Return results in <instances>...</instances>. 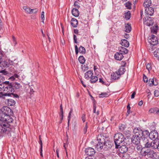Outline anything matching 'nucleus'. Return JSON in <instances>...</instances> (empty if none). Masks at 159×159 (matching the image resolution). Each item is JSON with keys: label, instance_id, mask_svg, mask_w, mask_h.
<instances>
[{"label": "nucleus", "instance_id": "obj_1", "mask_svg": "<svg viewBox=\"0 0 159 159\" xmlns=\"http://www.w3.org/2000/svg\"><path fill=\"white\" fill-rule=\"evenodd\" d=\"M145 135L143 134V138L142 139V143L144 146L143 149L150 148H152V149H156L159 151V141L155 140L152 141L149 140L148 138V132L145 133Z\"/></svg>", "mask_w": 159, "mask_h": 159}, {"label": "nucleus", "instance_id": "obj_2", "mask_svg": "<svg viewBox=\"0 0 159 159\" xmlns=\"http://www.w3.org/2000/svg\"><path fill=\"white\" fill-rule=\"evenodd\" d=\"M134 134L132 137V142L135 145H138L140 142V138L142 141L143 135V131L140 128H135L133 130Z\"/></svg>", "mask_w": 159, "mask_h": 159}, {"label": "nucleus", "instance_id": "obj_3", "mask_svg": "<svg viewBox=\"0 0 159 159\" xmlns=\"http://www.w3.org/2000/svg\"><path fill=\"white\" fill-rule=\"evenodd\" d=\"M114 142L115 147L117 148L120 146V144L123 142L125 140V137L121 133H117L114 136Z\"/></svg>", "mask_w": 159, "mask_h": 159}, {"label": "nucleus", "instance_id": "obj_4", "mask_svg": "<svg viewBox=\"0 0 159 159\" xmlns=\"http://www.w3.org/2000/svg\"><path fill=\"white\" fill-rule=\"evenodd\" d=\"M97 139L98 143L96 145V148L98 151H100L103 148V143L104 141V137L101 134H99L98 136Z\"/></svg>", "mask_w": 159, "mask_h": 159}, {"label": "nucleus", "instance_id": "obj_5", "mask_svg": "<svg viewBox=\"0 0 159 159\" xmlns=\"http://www.w3.org/2000/svg\"><path fill=\"white\" fill-rule=\"evenodd\" d=\"M155 152L154 151L149 148H148L141 153V155L143 156H147L149 157H154Z\"/></svg>", "mask_w": 159, "mask_h": 159}, {"label": "nucleus", "instance_id": "obj_6", "mask_svg": "<svg viewBox=\"0 0 159 159\" xmlns=\"http://www.w3.org/2000/svg\"><path fill=\"white\" fill-rule=\"evenodd\" d=\"M11 129L8 127H7L5 124L0 125V133L1 134L6 132L8 135L11 136L12 131L11 132Z\"/></svg>", "mask_w": 159, "mask_h": 159}, {"label": "nucleus", "instance_id": "obj_7", "mask_svg": "<svg viewBox=\"0 0 159 159\" xmlns=\"http://www.w3.org/2000/svg\"><path fill=\"white\" fill-rule=\"evenodd\" d=\"M5 83H6V84L5 86V88H4V91L9 93H11V92H13L14 91V90L12 87L11 83H10L8 81H6L5 82Z\"/></svg>", "mask_w": 159, "mask_h": 159}, {"label": "nucleus", "instance_id": "obj_8", "mask_svg": "<svg viewBox=\"0 0 159 159\" xmlns=\"http://www.w3.org/2000/svg\"><path fill=\"white\" fill-rule=\"evenodd\" d=\"M147 132L148 133V138L149 137L151 139H156L158 137V134L157 132L153 131L150 133L147 130L143 131V134L145 135V133Z\"/></svg>", "mask_w": 159, "mask_h": 159}, {"label": "nucleus", "instance_id": "obj_9", "mask_svg": "<svg viewBox=\"0 0 159 159\" xmlns=\"http://www.w3.org/2000/svg\"><path fill=\"white\" fill-rule=\"evenodd\" d=\"M144 24L148 26L152 25L154 23V21L150 17L145 16L143 19Z\"/></svg>", "mask_w": 159, "mask_h": 159}, {"label": "nucleus", "instance_id": "obj_10", "mask_svg": "<svg viewBox=\"0 0 159 159\" xmlns=\"http://www.w3.org/2000/svg\"><path fill=\"white\" fill-rule=\"evenodd\" d=\"M103 143V148L105 150L111 148L113 144V143L111 141L107 140L106 141L104 139V141Z\"/></svg>", "mask_w": 159, "mask_h": 159}, {"label": "nucleus", "instance_id": "obj_11", "mask_svg": "<svg viewBox=\"0 0 159 159\" xmlns=\"http://www.w3.org/2000/svg\"><path fill=\"white\" fill-rule=\"evenodd\" d=\"M85 154L89 156H93L95 153V150L92 148H88L85 150Z\"/></svg>", "mask_w": 159, "mask_h": 159}, {"label": "nucleus", "instance_id": "obj_12", "mask_svg": "<svg viewBox=\"0 0 159 159\" xmlns=\"http://www.w3.org/2000/svg\"><path fill=\"white\" fill-rule=\"evenodd\" d=\"M2 112L3 114L7 116H10L11 113V110L7 106H4L2 108Z\"/></svg>", "mask_w": 159, "mask_h": 159}, {"label": "nucleus", "instance_id": "obj_13", "mask_svg": "<svg viewBox=\"0 0 159 159\" xmlns=\"http://www.w3.org/2000/svg\"><path fill=\"white\" fill-rule=\"evenodd\" d=\"M149 42L151 45L153 46L157 44L158 43L157 37L154 35H152L151 38L149 39Z\"/></svg>", "mask_w": 159, "mask_h": 159}, {"label": "nucleus", "instance_id": "obj_14", "mask_svg": "<svg viewBox=\"0 0 159 159\" xmlns=\"http://www.w3.org/2000/svg\"><path fill=\"white\" fill-rule=\"evenodd\" d=\"M145 14L146 15L152 16L153 15L154 12L153 8L152 7H145Z\"/></svg>", "mask_w": 159, "mask_h": 159}, {"label": "nucleus", "instance_id": "obj_15", "mask_svg": "<svg viewBox=\"0 0 159 159\" xmlns=\"http://www.w3.org/2000/svg\"><path fill=\"white\" fill-rule=\"evenodd\" d=\"M93 74V71L89 70L85 73L84 77L86 79L89 80V78H91Z\"/></svg>", "mask_w": 159, "mask_h": 159}, {"label": "nucleus", "instance_id": "obj_16", "mask_svg": "<svg viewBox=\"0 0 159 159\" xmlns=\"http://www.w3.org/2000/svg\"><path fill=\"white\" fill-rule=\"evenodd\" d=\"M120 76V75H119L116 71L112 73L111 75V81L118 79L119 78Z\"/></svg>", "mask_w": 159, "mask_h": 159}, {"label": "nucleus", "instance_id": "obj_17", "mask_svg": "<svg viewBox=\"0 0 159 159\" xmlns=\"http://www.w3.org/2000/svg\"><path fill=\"white\" fill-rule=\"evenodd\" d=\"M128 148L125 145H122L119 148V152L121 153H126L128 151Z\"/></svg>", "mask_w": 159, "mask_h": 159}, {"label": "nucleus", "instance_id": "obj_18", "mask_svg": "<svg viewBox=\"0 0 159 159\" xmlns=\"http://www.w3.org/2000/svg\"><path fill=\"white\" fill-rule=\"evenodd\" d=\"M5 103L9 106H14L16 103L15 101L12 99H9L5 100Z\"/></svg>", "mask_w": 159, "mask_h": 159}, {"label": "nucleus", "instance_id": "obj_19", "mask_svg": "<svg viewBox=\"0 0 159 159\" xmlns=\"http://www.w3.org/2000/svg\"><path fill=\"white\" fill-rule=\"evenodd\" d=\"M123 57L122 53L120 52L116 53L115 55V59L118 60H120Z\"/></svg>", "mask_w": 159, "mask_h": 159}, {"label": "nucleus", "instance_id": "obj_20", "mask_svg": "<svg viewBox=\"0 0 159 159\" xmlns=\"http://www.w3.org/2000/svg\"><path fill=\"white\" fill-rule=\"evenodd\" d=\"M9 66V63L8 62L5 60L2 61H0V67L3 68V67H8Z\"/></svg>", "mask_w": 159, "mask_h": 159}, {"label": "nucleus", "instance_id": "obj_21", "mask_svg": "<svg viewBox=\"0 0 159 159\" xmlns=\"http://www.w3.org/2000/svg\"><path fill=\"white\" fill-rule=\"evenodd\" d=\"M148 112L151 113H156L159 115V109L157 107L152 108L149 109Z\"/></svg>", "mask_w": 159, "mask_h": 159}, {"label": "nucleus", "instance_id": "obj_22", "mask_svg": "<svg viewBox=\"0 0 159 159\" xmlns=\"http://www.w3.org/2000/svg\"><path fill=\"white\" fill-rule=\"evenodd\" d=\"M71 24L73 27H76L78 24V20L75 18H72L71 20Z\"/></svg>", "mask_w": 159, "mask_h": 159}, {"label": "nucleus", "instance_id": "obj_23", "mask_svg": "<svg viewBox=\"0 0 159 159\" xmlns=\"http://www.w3.org/2000/svg\"><path fill=\"white\" fill-rule=\"evenodd\" d=\"M11 85L13 88L14 87L16 89H19L22 87V86L20 84L17 82L13 83L12 84H11Z\"/></svg>", "mask_w": 159, "mask_h": 159}, {"label": "nucleus", "instance_id": "obj_24", "mask_svg": "<svg viewBox=\"0 0 159 159\" xmlns=\"http://www.w3.org/2000/svg\"><path fill=\"white\" fill-rule=\"evenodd\" d=\"M151 3V0H145L143 3V5L145 7H150Z\"/></svg>", "mask_w": 159, "mask_h": 159}, {"label": "nucleus", "instance_id": "obj_25", "mask_svg": "<svg viewBox=\"0 0 159 159\" xmlns=\"http://www.w3.org/2000/svg\"><path fill=\"white\" fill-rule=\"evenodd\" d=\"M120 44L122 46L126 47H128L129 46V42L125 39H123L121 40Z\"/></svg>", "mask_w": 159, "mask_h": 159}, {"label": "nucleus", "instance_id": "obj_26", "mask_svg": "<svg viewBox=\"0 0 159 159\" xmlns=\"http://www.w3.org/2000/svg\"><path fill=\"white\" fill-rule=\"evenodd\" d=\"M72 15L75 17H78L79 15V12L77 8H73L72 10Z\"/></svg>", "mask_w": 159, "mask_h": 159}, {"label": "nucleus", "instance_id": "obj_27", "mask_svg": "<svg viewBox=\"0 0 159 159\" xmlns=\"http://www.w3.org/2000/svg\"><path fill=\"white\" fill-rule=\"evenodd\" d=\"M125 70L123 66H120V68L118 69V70L116 72L118 73V75H120L123 74L125 71Z\"/></svg>", "mask_w": 159, "mask_h": 159}, {"label": "nucleus", "instance_id": "obj_28", "mask_svg": "<svg viewBox=\"0 0 159 159\" xmlns=\"http://www.w3.org/2000/svg\"><path fill=\"white\" fill-rule=\"evenodd\" d=\"M119 52L122 53V54H127L128 52V50L126 48L122 47H120L119 48Z\"/></svg>", "mask_w": 159, "mask_h": 159}, {"label": "nucleus", "instance_id": "obj_29", "mask_svg": "<svg viewBox=\"0 0 159 159\" xmlns=\"http://www.w3.org/2000/svg\"><path fill=\"white\" fill-rule=\"evenodd\" d=\"M131 30V28L130 24L127 23L125 24V31L127 33H129Z\"/></svg>", "mask_w": 159, "mask_h": 159}, {"label": "nucleus", "instance_id": "obj_30", "mask_svg": "<svg viewBox=\"0 0 159 159\" xmlns=\"http://www.w3.org/2000/svg\"><path fill=\"white\" fill-rule=\"evenodd\" d=\"M98 80V77L96 76H92L90 80V82L91 83H96Z\"/></svg>", "mask_w": 159, "mask_h": 159}, {"label": "nucleus", "instance_id": "obj_31", "mask_svg": "<svg viewBox=\"0 0 159 159\" xmlns=\"http://www.w3.org/2000/svg\"><path fill=\"white\" fill-rule=\"evenodd\" d=\"M131 14L129 11H128L127 12L125 13V19L126 20H129L131 17Z\"/></svg>", "mask_w": 159, "mask_h": 159}, {"label": "nucleus", "instance_id": "obj_32", "mask_svg": "<svg viewBox=\"0 0 159 159\" xmlns=\"http://www.w3.org/2000/svg\"><path fill=\"white\" fill-rule=\"evenodd\" d=\"M6 120L4 122L7 123H11L13 121V119L10 116H6Z\"/></svg>", "mask_w": 159, "mask_h": 159}, {"label": "nucleus", "instance_id": "obj_33", "mask_svg": "<svg viewBox=\"0 0 159 159\" xmlns=\"http://www.w3.org/2000/svg\"><path fill=\"white\" fill-rule=\"evenodd\" d=\"M79 52L82 54L85 53L86 50L85 48L83 46H80L79 48Z\"/></svg>", "mask_w": 159, "mask_h": 159}, {"label": "nucleus", "instance_id": "obj_34", "mask_svg": "<svg viewBox=\"0 0 159 159\" xmlns=\"http://www.w3.org/2000/svg\"><path fill=\"white\" fill-rule=\"evenodd\" d=\"M60 112L61 114H60V116H61V121L60 122V123L61 122V121L63 119V107L62 106V105L61 104L60 106Z\"/></svg>", "mask_w": 159, "mask_h": 159}, {"label": "nucleus", "instance_id": "obj_35", "mask_svg": "<svg viewBox=\"0 0 159 159\" xmlns=\"http://www.w3.org/2000/svg\"><path fill=\"white\" fill-rule=\"evenodd\" d=\"M158 28V27L157 25H155L151 29L152 32L153 34H156L157 33Z\"/></svg>", "mask_w": 159, "mask_h": 159}, {"label": "nucleus", "instance_id": "obj_36", "mask_svg": "<svg viewBox=\"0 0 159 159\" xmlns=\"http://www.w3.org/2000/svg\"><path fill=\"white\" fill-rule=\"evenodd\" d=\"M6 115L3 114V113L0 114V120L4 122L6 120Z\"/></svg>", "mask_w": 159, "mask_h": 159}, {"label": "nucleus", "instance_id": "obj_37", "mask_svg": "<svg viewBox=\"0 0 159 159\" xmlns=\"http://www.w3.org/2000/svg\"><path fill=\"white\" fill-rule=\"evenodd\" d=\"M154 57L159 60V48L158 49L156 50L154 52Z\"/></svg>", "mask_w": 159, "mask_h": 159}, {"label": "nucleus", "instance_id": "obj_38", "mask_svg": "<svg viewBox=\"0 0 159 159\" xmlns=\"http://www.w3.org/2000/svg\"><path fill=\"white\" fill-rule=\"evenodd\" d=\"M78 60L80 63L82 64L84 63L85 61L84 58L82 56H80Z\"/></svg>", "mask_w": 159, "mask_h": 159}, {"label": "nucleus", "instance_id": "obj_39", "mask_svg": "<svg viewBox=\"0 0 159 159\" xmlns=\"http://www.w3.org/2000/svg\"><path fill=\"white\" fill-rule=\"evenodd\" d=\"M119 127L120 131H123L125 129L126 126L125 125L121 124L119 125Z\"/></svg>", "mask_w": 159, "mask_h": 159}, {"label": "nucleus", "instance_id": "obj_40", "mask_svg": "<svg viewBox=\"0 0 159 159\" xmlns=\"http://www.w3.org/2000/svg\"><path fill=\"white\" fill-rule=\"evenodd\" d=\"M125 7L128 9H130L131 8V6L132 3L129 1L126 2L125 4Z\"/></svg>", "mask_w": 159, "mask_h": 159}, {"label": "nucleus", "instance_id": "obj_41", "mask_svg": "<svg viewBox=\"0 0 159 159\" xmlns=\"http://www.w3.org/2000/svg\"><path fill=\"white\" fill-rule=\"evenodd\" d=\"M108 96V92L102 93L99 94V97L104 98Z\"/></svg>", "mask_w": 159, "mask_h": 159}, {"label": "nucleus", "instance_id": "obj_42", "mask_svg": "<svg viewBox=\"0 0 159 159\" xmlns=\"http://www.w3.org/2000/svg\"><path fill=\"white\" fill-rule=\"evenodd\" d=\"M8 62L9 63V65H14L15 64H16L17 61L16 59H14V60H9Z\"/></svg>", "mask_w": 159, "mask_h": 159}, {"label": "nucleus", "instance_id": "obj_43", "mask_svg": "<svg viewBox=\"0 0 159 159\" xmlns=\"http://www.w3.org/2000/svg\"><path fill=\"white\" fill-rule=\"evenodd\" d=\"M154 79H150L149 80V85L150 87L154 85Z\"/></svg>", "mask_w": 159, "mask_h": 159}, {"label": "nucleus", "instance_id": "obj_44", "mask_svg": "<svg viewBox=\"0 0 159 159\" xmlns=\"http://www.w3.org/2000/svg\"><path fill=\"white\" fill-rule=\"evenodd\" d=\"M6 83H5L4 82L2 84H0V91L3 90L4 91V88H5V86Z\"/></svg>", "mask_w": 159, "mask_h": 159}, {"label": "nucleus", "instance_id": "obj_45", "mask_svg": "<svg viewBox=\"0 0 159 159\" xmlns=\"http://www.w3.org/2000/svg\"><path fill=\"white\" fill-rule=\"evenodd\" d=\"M136 149L137 151H141L142 150L144 149L143 148H142V146L140 145H136Z\"/></svg>", "mask_w": 159, "mask_h": 159}, {"label": "nucleus", "instance_id": "obj_46", "mask_svg": "<svg viewBox=\"0 0 159 159\" xmlns=\"http://www.w3.org/2000/svg\"><path fill=\"white\" fill-rule=\"evenodd\" d=\"M23 9L26 11L27 13H31V12L30 11V8L29 7L26 6H24L23 7Z\"/></svg>", "mask_w": 159, "mask_h": 159}, {"label": "nucleus", "instance_id": "obj_47", "mask_svg": "<svg viewBox=\"0 0 159 159\" xmlns=\"http://www.w3.org/2000/svg\"><path fill=\"white\" fill-rule=\"evenodd\" d=\"M38 11V10L37 9H31L30 10V11L31 12L30 14L32 13H36Z\"/></svg>", "mask_w": 159, "mask_h": 159}, {"label": "nucleus", "instance_id": "obj_48", "mask_svg": "<svg viewBox=\"0 0 159 159\" xmlns=\"http://www.w3.org/2000/svg\"><path fill=\"white\" fill-rule=\"evenodd\" d=\"M146 68L149 71L152 69L151 65L150 64L148 63L146 66Z\"/></svg>", "mask_w": 159, "mask_h": 159}, {"label": "nucleus", "instance_id": "obj_49", "mask_svg": "<svg viewBox=\"0 0 159 159\" xmlns=\"http://www.w3.org/2000/svg\"><path fill=\"white\" fill-rule=\"evenodd\" d=\"M154 96L157 97L159 96V91L158 90H156L154 92Z\"/></svg>", "mask_w": 159, "mask_h": 159}, {"label": "nucleus", "instance_id": "obj_50", "mask_svg": "<svg viewBox=\"0 0 159 159\" xmlns=\"http://www.w3.org/2000/svg\"><path fill=\"white\" fill-rule=\"evenodd\" d=\"M72 109H71L69 112V115L68 116V123H69V122H70V116H71V114L72 113Z\"/></svg>", "mask_w": 159, "mask_h": 159}, {"label": "nucleus", "instance_id": "obj_51", "mask_svg": "<svg viewBox=\"0 0 159 159\" xmlns=\"http://www.w3.org/2000/svg\"><path fill=\"white\" fill-rule=\"evenodd\" d=\"M2 95L3 96H11V93L6 92L5 93H3Z\"/></svg>", "mask_w": 159, "mask_h": 159}, {"label": "nucleus", "instance_id": "obj_52", "mask_svg": "<svg viewBox=\"0 0 159 159\" xmlns=\"http://www.w3.org/2000/svg\"><path fill=\"white\" fill-rule=\"evenodd\" d=\"M143 79L144 82H148V78L144 74L143 75Z\"/></svg>", "mask_w": 159, "mask_h": 159}, {"label": "nucleus", "instance_id": "obj_53", "mask_svg": "<svg viewBox=\"0 0 159 159\" xmlns=\"http://www.w3.org/2000/svg\"><path fill=\"white\" fill-rule=\"evenodd\" d=\"M12 39H13V43L15 45L17 44V42L16 41V38L13 36H12Z\"/></svg>", "mask_w": 159, "mask_h": 159}, {"label": "nucleus", "instance_id": "obj_54", "mask_svg": "<svg viewBox=\"0 0 159 159\" xmlns=\"http://www.w3.org/2000/svg\"><path fill=\"white\" fill-rule=\"evenodd\" d=\"M89 67L87 66H85V65H84V66H83V67H82V70L84 71H86V70H88L89 69Z\"/></svg>", "mask_w": 159, "mask_h": 159}, {"label": "nucleus", "instance_id": "obj_55", "mask_svg": "<svg viewBox=\"0 0 159 159\" xmlns=\"http://www.w3.org/2000/svg\"><path fill=\"white\" fill-rule=\"evenodd\" d=\"M11 93V96L12 95L13 96V97L14 98H19V96L17 94L13 93H12V92Z\"/></svg>", "mask_w": 159, "mask_h": 159}, {"label": "nucleus", "instance_id": "obj_56", "mask_svg": "<svg viewBox=\"0 0 159 159\" xmlns=\"http://www.w3.org/2000/svg\"><path fill=\"white\" fill-rule=\"evenodd\" d=\"M87 128H88V127L87 126V123H86V125L84 127V134H85L87 132Z\"/></svg>", "mask_w": 159, "mask_h": 159}, {"label": "nucleus", "instance_id": "obj_57", "mask_svg": "<svg viewBox=\"0 0 159 159\" xmlns=\"http://www.w3.org/2000/svg\"><path fill=\"white\" fill-rule=\"evenodd\" d=\"M4 80V77L2 75H0V83Z\"/></svg>", "mask_w": 159, "mask_h": 159}, {"label": "nucleus", "instance_id": "obj_58", "mask_svg": "<svg viewBox=\"0 0 159 159\" xmlns=\"http://www.w3.org/2000/svg\"><path fill=\"white\" fill-rule=\"evenodd\" d=\"M73 39L75 43H77V38L75 34H74L73 35Z\"/></svg>", "mask_w": 159, "mask_h": 159}, {"label": "nucleus", "instance_id": "obj_59", "mask_svg": "<svg viewBox=\"0 0 159 159\" xmlns=\"http://www.w3.org/2000/svg\"><path fill=\"white\" fill-rule=\"evenodd\" d=\"M44 11H42L41 13V18L42 20H44Z\"/></svg>", "mask_w": 159, "mask_h": 159}, {"label": "nucleus", "instance_id": "obj_60", "mask_svg": "<svg viewBox=\"0 0 159 159\" xmlns=\"http://www.w3.org/2000/svg\"><path fill=\"white\" fill-rule=\"evenodd\" d=\"M75 53L76 54H77L78 52H79V49H78V47L76 45L75 46Z\"/></svg>", "mask_w": 159, "mask_h": 159}, {"label": "nucleus", "instance_id": "obj_61", "mask_svg": "<svg viewBox=\"0 0 159 159\" xmlns=\"http://www.w3.org/2000/svg\"><path fill=\"white\" fill-rule=\"evenodd\" d=\"M85 115L84 114H83L82 115L81 118L83 122H84L85 121Z\"/></svg>", "mask_w": 159, "mask_h": 159}, {"label": "nucleus", "instance_id": "obj_62", "mask_svg": "<svg viewBox=\"0 0 159 159\" xmlns=\"http://www.w3.org/2000/svg\"><path fill=\"white\" fill-rule=\"evenodd\" d=\"M126 62L125 61H122L121 62V66H123V67L125 66Z\"/></svg>", "mask_w": 159, "mask_h": 159}, {"label": "nucleus", "instance_id": "obj_63", "mask_svg": "<svg viewBox=\"0 0 159 159\" xmlns=\"http://www.w3.org/2000/svg\"><path fill=\"white\" fill-rule=\"evenodd\" d=\"M39 143L40 145V148L42 149L43 148V143L42 140H39Z\"/></svg>", "mask_w": 159, "mask_h": 159}, {"label": "nucleus", "instance_id": "obj_64", "mask_svg": "<svg viewBox=\"0 0 159 159\" xmlns=\"http://www.w3.org/2000/svg\"><path fill=\"white\" fill-rule=\"evenodd\" d=\"M136 94V92H134L131 95V98L133 99L134 98L135 95Z\"/></svg>", "mask_w": 159, "mask_h": 159}]
</instances>
